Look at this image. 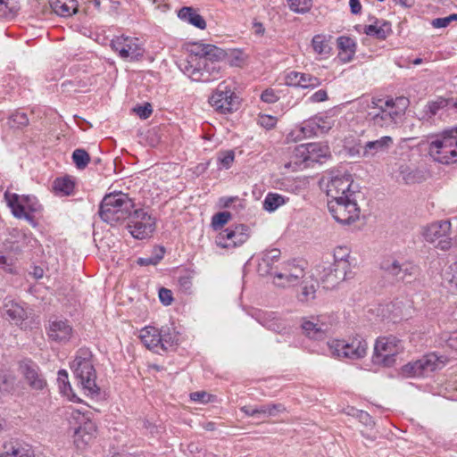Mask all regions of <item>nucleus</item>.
Returning <instances> with one entry per match:
<instances>
[{
    "mask_svg": "<svg viewBox=\"0 0 457 457\" xmlns=\"http://www.w3.org/2000/svg\"><path fill=\"white\" fill-rule=\"evenodd\" d=\"M226 52L211 44L193 43L185 57L177 64L179 69L193 81L208 83L222 76L220 62Z\"/></svg>",
    "mask_w": 457,
    "mask_h": 457,
    "instance_id": "obj_1",
    "label": "nucleus"
},
{
    "mask_svg": "<svg viewBox=\"0 0 457 457\" xmlns=\"http://www.w3.org/2000/svg\"><path fill=\"white\" fill-rule=\"evenodd\" d=\"M407 100L404 98H361V108L365 112L369 123L378 127H389L397 123L404 113Z\"/></svg>",
    "mask_w": 457,
    "mask_h": 457,
    "instance_id": "obj_2",
    "label": "nucleus"
},
{
    "mask_svg": "<svg viewBox=\"0 0 457 457\" xmlns=\"http://www.w3.org/2000/svg\"><path fill=\"white\" fill-rule=\"evenodd\" d=\"M71 369L84 393L93 398L97 397L100 388L96 383V372L93 365L91 352L87 348L79 349L71 363Z\"/></svg>",
    "mask_w": 457,
    "mask_h": 457,
    "instance_id": "obj_3",
    "label": "nucleus"
},
{
    "mask_svg": "<svg viewBox=\"0 0 457 457\" xmlns=\"http://www.w3.org/2000/svg\"><path fill=\"white\" fill-rule=\"evenodd\" d=\"M134 208L127 194L118 192L104 197L99 207L100 218L112 226L127 220Z\"/></svg>",
    "mask_w": 457,
    "mask_h": 457,
    "instance_id": "obj_4",
    "label": "nucleus"
},
{
    "mask_svg": "<svg viewBox=\"0 0 457 457\" xmlns=\"http://www.w3.org/2000/svg\"><path fill=\"white\" fill-rule=\"evenodd\" d=\"M428 154L434 161L450 164L457 162V126L428 139Z\"/></svg>",
    "mask_w": 457,
    "mask_h": 457,
    "instance_id": "obj_5",
    "label": "nucleus"
},
{
    "mask_svg": "<svg viewBox=\"0 0 457 457\" xmlns=\"http://www.w3.org/2000/svg\"><path fill=\"white\" fill-rule=\"evenodd\" d=\"M380 269L386 276L396 282L409 283L419 275V267L417 265L395 256L385 258L380 263Z\"/></svg>",
    "mask_w": 457,
    "mask_h": 457,
    "instance_id": "obj_6",
    "label": "nucleus"
},
{
    "mask_svg": "<svg viewBox=\"0 0 457 457\" xmlns=\"http://www.w3.org/2000/svg\"><path fill=\"white\" fill-rule=\"evenodd\" d=\"M328 208L333 218L341 224H351L360 217V208L354 196L328 199Z\"/></svg>",
    "mask_w": 457,
    "mask_h": 457,
    "instance_id": "obj_7",
    "label": "nucleus"
},
{
    "mask_svg": "<svg viewBox=\"0 0 457 457\" xmlns=\"http://www.w3.org/2000/svg\"><path fill=\"white\" fill-rule=\"evenodd\" d=\"M330 354L340 360H358L367 353V343L361 337H356L349 341L335 339L328 343Z\"/></svg>",
    "mask_w": 457,
    "mask_h": 457,
    "instance_id": "obj_8",
    "label": "nucleus"
},
{
    "mask_svg": "<svg viewBox=\"0 0 457 457\" xmlns=\"http://www.w3.org/2000/svg\"><path fill=\"white\" fill-rule=\"evenodd\" d=\"M127 228L136 239L150 238L155 229V219L144 209H135L128 218Z\"/></svg>",
    "mask_w": 457,
    "mask_h": 457,
    "instance_id": "obj_9",
    "label": "nucleus"
},
{
    "mask_svg": "<svg viewBox=\"0 0 457 457\" xmlns=\"http://www.w3.org/2000/svg\"><path fill=\"white\" fill-rule=\"evenodd\" d=\"M112 49L120 58L128 62L140 60L145 54V47L139 38L129 36H117L111 40Z\"/></svg>",
    "mask_w": 457,
    "mask_h": 457,
    "instance_id": "obj_10",
    "label": "nucleus"
},
{
    "mask_svg": "<svg viewBox=\"0 0 457 457\" xmlns=\"http://www.w3.org/2000/svg\"><path fill=\"white\" fill-rule=\"evenodd\" d=\"M333 120L327 115H316L304 120L299 127L291 132L295 140L320 136L328 133L333 127Z\"/></svg>",
    "mask_w": 457,
    "mask_h": 457,
    "instance_id": "obj_11",
    "label": "nucleus"
},
{
    "mask_svg": "<svg viewBox=\"0 0 457 457\" xmlns=\"http://www.w3.org/2000/svg\"><path fill=\"white\" fill-rule=\"evenodd\" d=\"M352 175L344 171H330L327 178L326 193L328 199L345 196H354L355 191L352 190Z\"/></svg>",
    "mask_w": 457,
    "mask_h": 457,
    "instance_id": "obj_12",
    "label": "nucleus"
},
{
    "mask_svg": "<svg viewBox=\"0 0 457 457\" xmlns=\"http://www.w3.org/2000/svg\"><path fill=\"white\" fill-rule=\"evenodd\" d=\"M210 104L219 112L227 114L237 109V97L229 85L221 82L209 98Z\"/></svg>",
    "mask_w": 457,
    "mask_h": 457,
    "instance_id": "obj_13",
    "label": "nucleus"
},
{
    "mask_svg": "<svg viewBox=\"0 0 457 457\" xmlns=\"http://www.w3.org/2000/svg\"><path fill=\"white\" fill-rule=\"evenodd\" d=\"M403 349V342L394 336L381 337L377 339L374 346V353L377 361L385 365H391L395 362V356Z\"/></svg>",
    "mask_w": 457,
    "mask_h": 457,
    "instance_id": "obj_14",
    "label": "nucleus"
},
{
    "mask_svg": "<svg viewBox=\"0 0 457 457\" xmlns=\"http://www.w3.org/2000/svg\"><path fill=\"white\" fill-rule=\"evenodd\" d=\"M305 262L303 261H290L285 262L279 271L274 273V278L278 281L275 284L278 287L295 286L300 282L305 275Z\"/></svg>",
    "mask_w": 457,
    "mask_h": 457,
    "instance_id": "obj_15",
    "label": "nucleus"
},
{
    "mask_svg": "<svg viewBox=\"0 0 457 457\" xmlns=\"http://www.w3.org/2000/svg\"><path fill=\"white\" fill-rule=\"evenodd\" d=\"M393 145L394 139L389 136H383L376 140L367 141L357 150V154L363 159L378 162L389 154Z\"/></svg>",
    "mask_w": 457,
    "mask_h": 457,
    "instance_id": "obj_16",
    "label": "nucleus"
},
{
    "mask_svg": "<svg viewBox=\"0 0 457 457\" xmlns=\"http://www.w3.org/2000/svg\"><path fill=\"white\" fill-rule=\"evenodd\" d=\"M248 238L249 228L246 225L239 224L220 232L215 238V243L222 248H235L242 245Z\"/></svg>",
    "mask_w": 457,
    "mask_h": 457,
    "instance_id": "obj_17",
    "label": "nucleus"
},
{
    "mask_svg": "<svg viewBox=\"0 0 457 457\" xmlns=\"http://www.w3.org/2000/svg\"><path fill=\"white\" fill-rule=\"evenodd\" d=\"M316 271L323 287L327 289L334 288L351 276L350 272L346 270H339V267H337L335 263L319 265Z\"/></svg>",
    "mask_w": 457,
    "mask_h": 457,
    "instance_id": "obj_18",
    "label": "nucleus"
},
{
    "mask_svg": "<svg viewBox=\"0 0 457 457\" xmlns=\"http://www.w3.org/2000/svg\"><path fill=\"white\" fill-rule=\"evenodd\" d=\"M297 155L302 157L305 162H323L330 157L328 145L321 143H309L300 145L296 148Z\"/></svg>",
    "mask_w": 457,
    "mask_h": 457,
    "instance_id": "obj_19",
    "label": "nucleus"
},
{
    "mask_svg": "<svg viewBox=\"0 0 457 457\" xmlns=\"http://www.w3.org/2000/svg\"><path fill=\"white\" fill-rule=\"evenodd\" d=\"M258 323L269 330L287 334V322L281 319L278 313L267 311H256L253 314Z\"/></svg>",
    "mask_w": 457,
    "mask_h": 457,
    "instance_id": "obj_20",
    "label": "nucleus"
},
{
    "mask_svg": "<svg viewBox=\"0 0 457 457\" xmlns=\"http://www.w3.org/2000/svg\"><path fill=\"white\" fill-rule=\"evenodd\" d=\"M20 368L27 383L33 390L42 391L46 386V380L35 362L25 360L21 362Z\"/></svg>",
    "mask_w": 457,
    "mask_h": 457,
    "instance_id": "obj_21",
    "label": "nucleus"
},
{
    "mask_svg": "<svg viewBox=\"0 0 457 457\" xmlns=\"http://www.w3.org/2000/svg\"><path fill=\"white\" fill-rule=\"evenodd\" d=\"M48 337L57 343H66L72 336V327L67 320L54 318L49 320L47 327Z\"/></svg>",
    "mask_w": 457,
    "mask_h": 457,
    "instance_id": "obj_22",
    "label": "nucleus"
},
{
    "mask_svg": "<svg viewBox=\"0 0 457 457\" xmlns=\"http://www.w3.org/2000/svg\"><path fill=\"white\" fill-rule=\"evenodd\" d=\"M284 84L294 87L314 88L321 84V80L309 73L289 71L284 76Z\"/></svg>",
    "mask_w": 457,
    "mask_h": 457,
    "instance_id": "obj_23",
    "label": "nucleus"
},
{
    "mask_svg": "<svg viewBox=\"0 0 457 457\" xmlns=\"http://www.w3.org/2000/svg\"><path fill=\"white\" fill-rule=\"evenodd\" d=\"M436 369V357L427 355L404 366L403 371L412 377H426Z\"/></svg>",
    "mask_w": 457,
    "mask_h": 457,
    "instance_id": "obj_24",
    "label": "nucleus"
},
{
    "mask_svg": "<svg viewBox=\"0 0 457 457\" xmlns=\"http://www.w3.org/2000/svg\"><path fill=\"white\" fill-rule=\"evenodd\" d=\"M280 250L277 248L269 249L262 253L258 259L257 272L260 276H268L272 274L273 264L280 257Z\"/></svg>",
    "mask_w": 457,
    "mask_h": 457,
    "instance_id": "obj_25",
    "label": "nucleus"
},
{
    "mask_svg": "<svg viewBox=\"0 0 457 457\" xmlns=\"http://www.w3.org/2000/svg\"><path fill=\"white\" fill-rule=\"evenodd\" d=\"M450 229L451 222L449 220L436 221L423 228L422 236L426 241L434 243L445 237Z\"/></svg>",
    "mask_w": 457,
    "mask_h": 457,
    "instance_id": "obj_26",
    "label": "nucleus"
},
{
    "mask_svg": "<svg viewBox=\"0 0 457 457\" xmlns=\"http://www.w3.org/2000/svg\"><path fill=\"white\" fill-rule=\"evenodd\" d=\"M4 197L7 206L11 209V212L15 218L25 219L28 220H32V217L24 212L23 195H19L15 193L6 191Z\"/></svg>",
    "mask_w": 457,
    "mask_h": 457,
    "instance_id": "obj_27",
    "label": "nucleus"
},
{
    "mask_svg": "<svg viewBox=\"0 0 457 457\" xmlns=\"http://www.w3.org/2000/svg\"><path fill=\"white\" fill-rule=\"evenodd\" d=\"M178 17L184 22L195 26L197 29H204L206 21L195 9L189 6H184L178 11Z\"/></svg>",
    "mask_w": 457,
    "mask_h": 457,
    "instance_id": "obj_28",
    "label": "nucleus"
},
{
    "mask_svg": "<svg viewBox=\"0 0 457 457\" xmlns=\"http://www.w3.org/2000/svg\"><path fill=\"white\" fill-rule=\"evenodd\" d=\"M142 343L150 350L158 352L160 346V328L153 326L145 327L140 331Z\"/></svg>",
    "mask_w": 457,
    "mask_h": 457,
    "instance_id": "obj_29",
    "label": "nucleus"
},
{
    "mask_svg": "<svg viewBox=\"0 0 457 457\" xmlns=\"http://www.w3.org/2000/svg\"><path fill=\"white\" fill-rule=\"evenodd\" d=\"M2 314L4 317H6L16 323L23 320L26 317L24 308L17 302L8 299H5L4 301Z\"/></svg>",
    "mask_w": 457,
    "mask_h": 457,
    "instance_id": "obj_30",
    "label": "nucleus"
},
{
    "mask_svg": "<svg viewBox=\"0 0 457 457\" xmlns=\"http://www.w3.org/2000/svg\"><path fill=\"white\" fill-rule=\"evenodd\" d=\"M52 10L59 16L70 17L78 10L77 0H49Z\"/></svg>",
    "mask_w": 457,
    "mask_h": 457,
    "instance_id": "obj_31",
    "label": "nucleus"
},
{
    "mask_svg": "<svg viewBox=\"0 0 457 457\" xmlns=\"http://www.w3.org/2000/svg\"><path fill=\"white\" fill-rule=\"evenodd\" d=\"M302 328L310 338L320 340L322 339L328 331V325L323 322L315 323L313 321L305 320L302 324Z\"/></svg>",
    "mask_w": 457,
    "mask_h": 457,
    "instance_id": "obj_32",
    "label": "nucleus"
},
{
    "mask_svg": "<svg viewBox=\"0 0 457 457\" xmlns=\"http://www.w3.org/2000/svg\"><path fill=\"white\" fill-rule=\"evenodd\" d=\"M337 45L340 52V58L344 62H349L353 60L356 52V44L353 39L349 37H339Z\"/></svg>",
    "mask_w": 457,
    "mask_h": 457,
    "instance_id": "obj_33",
    "label": "nucleus"
},
{
    "mask_svg": "<svg viewBox=\"0 0 457 457\" xmlns=\"http://www.w3.org/2000/svg\"><path fill=\"white\" fill-rule=\"evenodd\" d=\"M391 31L390 23L384 21H376L374 24H370L364 29L366 35L374 37L378 39L386 38Z\"/></svg>",
    "mask_w": 457,
    "mask_h": 457,
    "instance_id": "obj_34",
    "label": "nucleus"
},
{
    "mask_svg": "<svg viewBox=\"0 0 457 457\" xmlns=\"http://www.w3.org/2000/svg\"><path fill=\"white\" fill-rule=\"evenodd\" d=\"M289 198L278 193L270 192L264 197L262 208L268 212H273L288 202Z\"/></svg>",
    "mask_w": 457,
    "mask_h": 457,
    "instance_id": "obj_35",
    "label": "nucleus"
},
{
    "mask_svg": "<svg viewBox=\"0 0 457 457\" xmlns=\"http://www.w3.org/2000/svg\"><path fill=\"white\" fill-rule=\"evenodd\" d=\"M330 37L325 35H315L312 40V46L313 51L320 55L322 58H328L331 52V46L329 45Z\"/></svg>",
    "mask_w": 457,
    "mask_h": 457,
    "instance_id": "obj_36",
    "label": "nucleus"
},
{
    "mask_svg": "<svg viewBox=\"0 0 457 457\" xmlns=\"http://www.w3.org/2000/svg\"><path fill=\"white\" fill-rule=\"evenodd\" d=\"M160 339L159 350H167L178 344L179 335L173 328L162 327L160 328Z\"/></svg>",
    "mask_w": 457,
    "mask_h": 457,
    "instance_id": "obj_37",
    "label": "nucleus"
},
{
    "mask_svg": "<svg viewBox=\"0 0 457 457\" xmlns=\"http://www.w3.org/2000/svg\"><path fill=\"white\" fill-rule=\"evenodd\" d=\"M334 262L339 270H346L351 273V263L349 262L350 250L346 246H337L334 250Z\"/></svg>",
    "mask_w": 457,
    "mask_h": 457,
    "instance_id": "obj_38",
    "label": "nucleus"
},
{
    "mask_svg": "<svg viewBox=\"0 0 457 457\" xmlns=\"http://www.w3.org/2000/svg\"><path fill=\"white\" fill-rule=\"evenodd\" d=\"M74 187L75 184L70 177L57 178L53 184L55 194L60 196L71 195L74 191Z\"/></svg>",
    "mask_w": 457,
    "mask_h": 457,
    "instance_id": "obj_39",
    "label": "nucleus"
},
{
    "mask_svg": "<svg viewBox=\"0 0 457 457\" xmlns=\"http://www.w3.org/2000/svg\"><path fill=\"white\" fill-rule=\"evenodd\" d=\"M57 382L59 385L60 392L67 396L72 402H78L79 399L72 393V388L68 379V372L65 370L58 371Z\"/></svg>",
    "mask_w": 457,
    "mask_h": 457,
    "instance_id": "obj_40",
    "label": "nucleus"
},
{
    "mask_svg": "<svg viewBox=\"0 0 457 457\" xmlns=\"http://www.w3.org/2000/svg\"><path fill=\"white\" fill-rule=\"evenodd\" d=\"M15 377L6 367L0 368V391L11 393L14 389Z\"/></svg>",
    "mask_w": 457,
    "mask_h": 457,
    "instance_id": "obj_41",
    "label": "nucleus"
},
{
    "mask_svg": "<svg viewBox=\"0 0 457 457\" xmlns=\"http://www.w3.org/2000/svg\"><path fill=\"white\" fill-rule=\"evenodd\" d=\"M447 107L446 98L439 97L435 101L428 102L424 108L423 119L429 120L440 113L441 110Z\"/></svg>",
    "mask_w": 457,
    "mask_h": 457,
    "instance_id": "obj_42",
    "label": "nucleus"
},
{
    "mask_svg": "<svg viewBox=\"0 0 457 457\" xmlns=\"http://www.w3.org/2000/svg\"><path fill=\"white\" fill-rule=\"evenodd\" d=\"M195 272L193 270H187L181 274L178 278V286L179 291L185 295H191L193 293V279Z\"/></svg>",
    "mask_w": 457,
    "mask_h": 457,
    "instance_id": "obj_43",
    "label": "nucleus"
},
{
    "mask_svg": "<svg viewBox=\"0 0 457 457\" xmlns=\"http://www.w3.org/2000/svg\"><path fill=\"white\" fill-rule=\"evenodd\" d=\"M400 175L406 184H413L421 181L420 172L409 166L402 165L399 169Z\"/></svg>",
    "mask_w": 457,
    "mask_h": 457,
    "instance_id": "obj_44",
    "label": "nucleus"
},
{
    "mask_svg": "<svg viewBox=\"0 0 457 457\" xmlns=\"http://www.w3.org/2000/svg\"><path fill=\"white\" fill-rule=\"evenodd\" d=\"M235 161V153L233 150L221 151L217 155L218 168L220 170L229 169Z\"/></svg>",
    "mask_w": 457,
    "mask_h": 457,
    "instance_id": "obj_45",
    "label": "nucleus"
},
{
    "mask_svg": "<svg viewBox=\"0 0 457 457\" xmlns=\"http://www.w3.org/2000/svg\"><path fill=\"white\" fill-rule=\"evenodd\" d=\"M72 160L76 167L79 170H82L88 164L90 157L86 150L78 148L75 149L72 153Z\"/></svg>",
    "mask_w": 457,
    "mask_h": 457,
    "instance_id": "obj_46",
    "label": "nucleus"
},
{
    "mask_svg": "<svg viewBox=\"0 0 457 457\" xmlns=\"http://www.w3.org/2000/svg\"><path fill=\"white\" fill-rule=\"evenodd\" d=\"M291 11L296 13H305L312 6V0H287Z\"/></svg>",
    "mask_w": 457,
    "mask_h": 457,
    "instance_id": "obj_47",
    "label": "nucleus"
},
{
    "mask_svg": "<svg viewBox=\"0 0 457 457\" xmlns=\"http://www.w3.org/2000/svg\"><path fill=\"white\" fill-rule=\"evenodd\" d=\"M440 345L445 348L457 351V331L442 333Z\"/></svg>",
    "mask_w": 457,
    "mask_h": 457,
    "instance_id": "obj_48",
    "label": "nucleus"
},
{
    "mask_svg": "<svg viewBox=\"0 0 457 457\" xmlns=\"http://www.w3.org/2000/svg\"><path fill=\"white\" fill-rule=\"evenodd\" d=\"M0 457H32L30 450L27 447L21 446L19 443L12 445L10 451L0 454Z\"/></svg>",
    "mask_w": 457,
    "mask_h": 457,
    "instance_id": "obj_49",
    "label": "nucleus"
},
{
    "mask_svg": "<svg viewBox=\"0 0 457 457\" xmlns=\"http://www.w3.org/2000/svg\"><path fill=\"white\" fill-rule=\"evenodd\" d=\"M285 411V407L280 403H268L261 405L262 419L274 417Z\"/></svg>",
    "mask_w": 457,
    "mask_h": 457,
    "instance_id": "obj_50",
    "label": "nucleus"
},
{
    "mask_svg": "<svg viewBox=\"0 0 457 457\" xmlns=\"http://www.w3.org/2000/svg\"><path fill=\"white\" fill-rule=\"evenodd\" d=\"M317 283L313 280H311L310 283L304 281V286L302 288V293L299 295V300L301 302H307L310 299H313L315 297Z\"/></svg>",
    "mask_w": 457,
    "mask_h": 457,
    "instance_id": "obj_51",
    "label": "nucleus"
},
{
    "mask_svg": "<svg viewBox=\"0 0 457 457\" xmlns=\"http://www.w3.org/2000/svg\"><path fill=\"white\" fill-rule=\"evenodd\" d=\"M231 219L229 212H220L212 216V227L214 230L220 229Z\"/></svg>",
    "mask_w": 457,
    "mask_h": 457,
    "instance_id": "obj_52",
    "label": "nucleus"
},
{
    "mask_svg": "<svg viewBox=\"0 0 457 457\" xmlns=\"http://www.w3.org/2000/svg\"><path fill=\"white\" fill-rule=\"evenodd\" d=\"M93 437L89 434L83 433V430H75L73 436L74 445L78 449L82 450L91 442Z\"/></svg>",
    "mask_w": 457,
    "mask_h": 457,
    "instance_id": "obj_53",
    "label": "nucleus"
},
{
    "mask_svg": "<svg viewBox=\"0 0 457 457\" xmlns=\"http://www.w3.org/2000/svg\"><path fill=\"white\" fill-rule=\"evenodd\" d=\"M245 61V54L240 49H234L228 54V62L231 66L240 67Z\"/></svg>",
    "mask_w": 457,
    "mask_h": 457,
    "instance_id": "obj_54",
    "label": "nucleus"
},
{
    "mask_svg": "<svg viewBox=\"0 0 457 457\" xmlns=\"http://www.w3.org/2000/svg\"><path fill=\"white\" fill-rule=\"evenodd\" d=\"M401 303V302L395 301L386 305L387 311L391 312L389 318L393 322H396L398 319H402L403 317Z\"/></svg>",
    "mask_w": 457,
    "mask_h": 457,
    "instance_id": "obj_55",
    "label": "nucleus"
},
{
    "mask_svg": "<svg viewBox=\"0 0 457 457\" xmlns=\"http://www.w3.org/2000/svg\"><path fill=\"white\" fill-rule=\"evenodd\" d=\"M10 122L12 127H24L29 123V118L23 112H16L10 117Z\"/></svg>",
    "mask_w": 457,
    "mask_h": 457,
    "instance_id": "obj_56",
    "label": "nucleus"
},
{
    "mask_svg": "<svg viewBox=\"0 0 457 457\" xmlns=\"http://www.w3.org/2000/svg\"><path fill=\"white\" fill-rule=\"evenodd\" d=\"M24 212L26 210L31 212H37L40 209V204L34 195H23Z\"/></svg>",
    "mask_w": 457,
    "mask_h": 457,
    "instance_id": "obj_57",
    "label": "nucleus"
},
{
    "mask_svg": "<svg viewBox=\"0 0 457 457\" xmlns=\"http://www.w3.org/2000/svg\"><path fill=\"white\" fill-rule=\"evenodd\" d=\"M261 99L264 103L273 104L279 99V96L275 89L270 87L262 91L261 94Z\"/></svg>",
    "mask_w": 457,
    "mask_h": 457,
    "instance_id": "obj_58",
    "label": "nucleus"
},
{
    "mask_svg": "<svg viewBox=\"0 0 457 457\" xmlns=\"http://www.w3.org/2000/svg\"><path fill=\"white\" fill-rule=\"evenodd\" d=\"M240 411L246 416L262 419L261 405H244Z\"/></svg>",
    "mask_w": 457,
    "mask_h": 457,
    "instance_id": "obj_59",
    "label": "nucleus"
},
{
    "mask_svg": "<svg viewBox=\"0 0 457 457\" xmlns=\"http://www.w3.org/2000/svg\"><path fill=\"white\" fill-rule=\"evenodd\" d=\"M134 112L139 116L141 119H147L153 112V108L151 104L145 103L142 105H137L134 108Z\"/></svg>",
    "mask_w": 457,
    "mask_h": 457,
    "instance_id": "obj_60",
    "label": "nucleus"
},
{
    "mask_svg": "<svg viewBox=\"0 0 457 457\" xmlns=\"http://www.w3.org/2000/svg\"><path fill=\"white\" fill-rule=\"evenodd\" d=\"M212 395L204 391H196L190 394V399L194 402L207 403L212 401Z\"/></svg>",
    "mask_w": 457,
    "mask_h": 457,
    "instance_id": "obj_61",
    "label": "nucleus"
},
{
    "mask_svg": "<svg viewBox=\"0 0 457 457\" xmlns=\"http://www.w3.org/2000/svg\"><path fill=\"white\" fill-rule=\"evenodd\" d=\"M163 258V253L159 255L152 257H140L137 259V263L140 266L156 265Z\"/></svg>",
    "mask_w": 457,
    "mask_h": 457,
    "instance_id": "obj_62",
    "label": "nucleus"
},
{
    "mask_svg": "<svg viewBox=\"0 0 457 457\" xmlns=\"http://www.w3.org/2000/svg\"><path fill=\"white\" fill-rule=\"evenodd\" d=\"M159 299L163 305H170L173 301L172 292L170 289L162 287L159 290Z\"/></svg>",
    "mask_w": 457,
    "mask_h": 457,
    "instance_id": "obj_63",
    "label": "nucleus"
},
{
    "mask_svg": "<svg viewBox=\"0 0 457 457\" xmlns=\"http://www.w3.org/2000/svg\"><path fill=\"white\" fill-rule=\"evenodd\" d=\"M276 123V118L270 115H262L258 119V124L268 129L273 128Z\"/></svg>",
    "mask_w": 457,
    "mask_h": 457,
    "instance_id": "obj_64",
    "label": "nucleus"
}]
</instances>
